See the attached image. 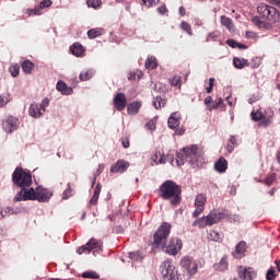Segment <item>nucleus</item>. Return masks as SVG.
Masks as SVG:
<instances>
[{
	"instance_id": "obj_20",
	"label": "nucleus",
	"mask_w": 280,
	"mask_h": 280,
	"mask_svg": "<svg viewBox=\"0 0 280 280\" xmlns=\"http://www.w3.org/2000/svg\"><path fill=\"white\" fill-rule=\"evenodd\" d=\"M229 168V162H226V159L220 158L215 163H214V170L219 172V174H224L226 170Z\"/></svg>"
},
{
	"instance_id": "obj_5",
	"label": "nucleus",
	"mask_w": 280,
	"mask_h": 280,
	"mask_svg": "<svg viewBox=\"0 0 280 280\" xmlns=\"http://www.w3.org/2000/svg\"><path fill=\"white\" fill-rule=\"evenodd\" d=\"M257 12L260 16H262V19L270 21V23H277V21H279L280 13L275 7L260 3L257 7Z\"/></svg>"
},
{
	"instance_id": "obj_63",
	"label": "nucleus",
	"mask_w": 280,
	"mask_h": 280,
	"mask_svg": "<svg viewBox=\"0 0 280 280\" xmlns=\"http://www.w3.org/2000/svg\"><path fill=\"white\" fill-rule=\"evenodd\" d=\"M158 12H159V14H165V12H167V7H165V5L159 7Z\"/></svg>"
},
{
	"instance_id": "obj_25",
	"label": "nucleus",
	"mask_w": 280,
	"mask_h": 280,
	"mask_svg": "<svg viewBox=\"0 0 280 280\" xmlns=\"http://www.w3.org/2000/svg\"><path fill=\"white\" fill-rule=\"evenodd\" d=\"M51 0H44L40 2L39 8H35L32 10V13L35 14V16H40V11L45 10V8H50Z\"/></svg>"
},
{
	"instance_id": "obj_13",
	"label": "nucleus",
	"mask_w": 280,
	"mask_h": 280,
	"mask_svg": "<svg viewBox=\"0 0 280 280\" xmlns=\"http://www.w3.org/2000/svg\"><path fill=\"white\" fill-rule=\"evenodd\" d=\"M128 167H130V163H128V161L118 160L110 166L109 172L112 174H124L125 172H128Z\"/></svg>"
},
{
	"instance_id": "obj_58",
	"label": "nucleus",
	"mask_w": 280,
	"mask_h": 280,
	"mask_svg": "<svg viewBox=\"0 0 280 280\" xmlns=\"http://www.w3.org/2000/svg\"><path fill=\"white\" fill-rule=\"evenodd\" d=\"M226 45H229V47H232V49H237V42H235L234 39H228Z\"/></svg>"
},
{
	"instance_id": "obj_35",
	"label": "nucleus",
	"mask_w": 280,
	"mask_h": 280,
	"mask_svg": "<svg viewBox=\"0 0 280 280\" xmlns=\"http://www.w3.org/2000/svg\"><path fill=\"white\" fill-rule=\"evenodd\" d=\"M10 94H1L0 95V108H3L4 106H8L9 102H11Z\"/></svg>"
},
{
	"instance_id": "obj_26",
	"label": "nucleus",
	"mask_w": 280,
	"mask_h": 280,
	"mask_svg": "<svg viewBox=\"0 0 280 280\" xmlns=\"http://www.w3.org/2000/svg\"><path fill=\"white\" fill-rule=\"evenodd\" d=\"M207 203V195L199 194L195 197V207L205 209V205Z\"/></svg>"
},
{
	"instance_id": "obj_34",
	"label": "nucleus",
	"mask_w": 280,
	"mask_h": 280,
	"mask_svg": "<svg viewBox=\"0 0 280 280\" xmlns=\"http://www.w3.org/2000/svg\"><path fill=\"white\" fill-rule=\"evenodd\" d=\"M93 75H94V72L92 70H86L84 72H81L79 78L82 82H86L88 80H91Z\"/></svg>"
},
{
	"instance_id": "obj_30",
	"label": "nucleus",
	"mask_w": 280,
	"mask_h": 280,
	"mask_svg": "<svg viewBox=\"0 0 280 280\" xmlns=\"http://www.w3.org/2000/svg\"><path fill=\"white\" fill-rule=\"evenodd\" d=\"M182 80H183V78L180 75L175 74L168 80V82H170L171 86H178V89H180V86H183Z\"/></svg>"
},
{
	"instance_id": "obj_56",
	"label": "nucleus",
	"mask_w": 280,
	"mask_h": 280,
	"mask_svg": "<svg viewBox=\"0 0 280 280\" xmlns=\"http://www.w3.org/2000/svg\"><path fill=\"white\" fill-rule=\"evenodd\" d=\"M4 213L7 215H14V214L19 213V211H15L14 208L8 207V208L4 209Z\"/></svg>"
},
{
	"instance_id": "obj_36",
	"label": "nucleus",
	"mask_w": 280,
	"mask_h": 280,
	"mask_svg": "<svg viewBox=\"0 0 280 280\" xmlns=\"http://www.w3.org/2000/svg\"><path fill=\"white\" fill-rule=\"evenodd\" d=\"M129 259L132 261H143V255L139 252H131L129 253Z\"/></svg>"
},
{
	"instance_id": "obj_54",
	"label": "nucleus",
	"mask_w": 280,
	"mask_h": 280,
	"mask_svg": "<svg viewBox=\"0 0 280 280\" xmlns=\"http://www.w3.org/2000/svg\"><path fill=\"white\" fill-rule=\"evenodd\" d=\"M145 127L148 128V130H151V132L156 130V124L154 122V120H150L149 122H147Z\"/></svg>"
},
{
	"instance_id": "obj_19",
	"label": "nucleus",
	"mask_w": 280,
	"mask_h": 280,
	"mask_svg": "<svg viewBox=\"0 0 280 280\" xmlns=\"http://www.w3.org/2000/svg\"><path fill=\"white\" fill-rule=\"evenodd\" d=\"M57 91L61 93V95H72L73 94V88L68 86L65 81H58L56 85Z\"/></svg>"
},
{
	"instance_id": "obj_40",
	"label": "nucleus",
	"mask_w": 280,
	"mask_h": 280,
	"mask_svg": "<svg viewBox=\"0 0 280 280\" xmlns=\"http://www.w3.org/2000/svg\"><path fill=\"white\" fill-rule=\"evenodd\" d=\"M209 240H211L212 242H220V234L218 233V231L211 230L209 232Z\"/></svg>"
},
{
	"instance_id": "obj_17",
	"label": "nucleus",
	"mask_w": 280,
	"mask_h": 280,
	"mask_svg": "<svg viewBox=\"0 0 280 280\" xmlns=\"http://www.w3.org/2000/svg\"><path fill=\"white\" fill-rule=\"evenodd\" d=\"M28 115H30V117H33V119H40V117H43V115H45V114L40 109L38 103H33L30 105Z\"/></svg>"
},
{
	"instance_id": "obj_2",
	"label": "nucleus",
	"mask_w": 280,
	"mask_h": 280,
	"mask_svg": "<svg viewBox=\"0 0 280 280\" xmlns=\"http://www.w3.org/2000/svg\"><path fill=\"white\" fill-rule=\"evenodd\" d=\"M185 161L186 163H189L191 167H202V165H205V156H202V150H200V148H198L196 144L184 148L180 153L176 154V166L180 167L185 165Z\"/></svg>"
},
{
	"instance_id": "obj_15",
	"label": "nucleus",
	"mask_w": 280,
	"mask_h": 280,
	"mask_svg": "<svg viewBox=\"0 0 280 280\" xmlns=\"http://www.w3.org/2000/svg\"><path fill=\"white\" fill-rule=\"evenodd\" d=\"M247 248H248V246L246 245V241H241L236 244L235 250L232 253V256L235 259H242V257H244V255H246Z\"/></svg>"
},
{
	"instance_id": "obj_10",
	"label": "nucleus",
	"mask_w": 280,
	"mask_h": 280,
	"mask_svg": "<svg viewBox=\"0 0 280 280\" xmlns=\"http://www.w3.org/2000/svg\"><path fill=\"white\" fill-rule=\"evenodd\" d=\"M36 189L34 188H21V190L13 198V202H23L27 200H36Z\"/></svg>"
},
{
	"instance_id": "obj_52",
	"label": "nucleus",
	"mask_w": 280,
	"mask_h": 280,
	"mask_svg": "<svg viewBox=\"0 0 280 280\" xmlns=\"http://www.w3.org/2000/svg\"><path fill=\"white\" fill-rule=\"evenodd\" d=\"M71 191H73L71 189V184H68V189L63 191V200H69V197L71 196Z\"/></svg>"
},
{
	"instance_id": "obj_45",
	"label": "nucleus",
	"mask_w": 280,
	"mask_h": 280,
	"mask_svg": "<svg viewBox=\"0 0 280 280\" xmlns=\"http://www.w3.org/2000/svg\"><path fill=\"white\" fill-rule=\"evenodd\" d=\"M104 167H105L104 164H100L98 165V168H97V171H96V173L94 175V179L92 182V187L95 186V182L97 180V176H100V174H102V172H104Z\"/></svg>"
},
{
	"instance_id": "obj_43",
	"label": "nucleus",
	"mask_w": 280,
	"mask_h": 280,
	"mask_svg": "<svg viewBox=\"0 0 280 280\" xmlns=\"http://www.w3.org/2000/svg\"><path fill=\"white\" fill-rule=\"evenodd\" d=\"M252 23H254V25H257V27H266V22L261 21V19H259V16H254L252 19Z\"/></svg>"
},
{
	"instance_id": "obj_11",
	"label": "nucleus",
	"mask_w": 280,
	"mask_h": 280,
	"mask_svg": "<svg viewBox=\"0 0 280 280\" xmlns=\"http://www.w3.org/2000/svg\"><path fill=\"white\" fill-rule=\"evenodd\" d=\"M229 215V211H210L208 215L205 217L206 226H213V224H218L220 220H224Z\"/></svg>"
},
{
	"instance_id": "obj_9",
	"label": "nucleus",
	"mask_w": 280,
	"mask_h": 280,
	"mask_svg": "<svg viewBox=\"0 0 280 280\" xmlns=\"http://www.w3.org/2000/svg\"><path fill=\"white\" fill-rule=\"evenodd\" d=\"M180 267L188 272V275L194 276L198 272V261L194 260V257L184 256L180 259Z\"/></svg>"
},
{
	"instance_id": "obj_28",
	"label": "nucleus",
	"mask_w": 280,
	"mask_h": 280,
	"mask_svg": "<svg viewBox=\"0 0 280 280\" xmlns=\"http://www.w3.org/2000/svg\"><path fill=\"white\" fill-rule=\"evenodd\" d=\"M104 34V28H91L88 31V37L93 39L102 36Z\"/></svg>"
},
{
	"instance_id": "obj_7",
	"label": "nucleus",
	"mask_w": 280,
	"mask_h": 280,
	"mask_svg": "<svg viewBox=\"0 0 280 280\" xmlns=\"http://www.w3.org/2000/svg\"><path fill=\"white\" fill-rule=\"evenodd\" d=\"M92 250L93 255H95V253H102L103 250L102 243L96 238H91L85 245L77 248V255H84V253H91Z\"/></svg>"
},
{
	"instance_id": "obj_62",
	"label": "nucleus",
	"mask_w": 280,
	"mask_h": 280,
	"mask_svg": "<svg viewBox=\"0 0 280 280\" xmlns=\"http://www.w3.org/2000/svg\"><path fill=\"white\" fill-rule=\"evenodd\" d=\"M271 5H276L277 8H280V0H266Z\"/></svg>"
},
{
	"instance_id": "obj_44",
	"label": "nucleus",
	"mask_w": 280,
	"mask_h": 280,
	"mask_svg": "<svg viewBox=\"0 0 280 280\" xmlns=\"http://www.w3.org/2000/svg\"><path fill=\"white\" fill-rule=\"evenodd\" d=\"M192 226H200V229L207 226V225H206V221H205V217H201V218L195 220V221L192 222Z\"/></svg>"
},
{
	"instance_id": "obj_6",
	"label": "nucleus",
	"mask_w": 280,
	"mask_h": 280,
	"mask_svg": "<svg viewBox=\"0 0 280 280\" xmlns=\"http://www.w3.org/2000/svg\"><path fill=\"white\" fill-rule=\"evenodd\" d=\"M160 271L164 280H178V271L171 260H165L160 266Z\"/></svg>"
},
{
	"instance_id": "obj_4",
	"label": "nucleus",
	"mask_w": 280,
	"mask_h": 280,
	"mask_svg": "<svg viewBox=\"0 0 280 280\" xmlns=\"http://www.w3.org/2000/svg\"><path fill=\"white\" fill-rule=\"evenodd\" d=\"M12 183L20 189L32 186V173L26 172L23 167H16L12 174Z\"/></svg>"
},
{
	"instance_id": "obj_23",
	"label": "nucleus",
	"mask_w": 280,
	"mask_h": 280,
	"mask_svg": "<svg viewBox=\"0 0 280 280\" xmlns=\"http://www.w3.org/2000/svg\"><path fill=\"white\" fill-rule=\"evenodd\" d=\"M214 269L219 270V272H224L225 270H229V260L226 256H223L221 260L214 265Z\"/></svg>"
},
{
	"instance_id": "obj_21",
	"label": "nucleus",
	"mask_w": 280,
	"mask_h": 280,
	"mask_svg": "<svg viewBox=\"0 0 280 280\" xmlns=\"http://www.w3.org/2000/svg\"><path fill=\"white\" fill-rule=\"evenodd\" d=\"M70 51L77 58H81V56L84 55V47L80 43H74L72 46H70Z\"/></svg>"
},
{
	"instance_id": "obj_1",
	"label": "nucleus",
	"mask_w": 280,
	"mask_h": 280,
	"mask_svg": "<svg viewBox=\"0 0 280 280\" xmlns=\"http://www.w3.org/2000/svg\"><path fill=\"white\" fill-rule=\"evenodd\" d=\"M170 233H172V224L168 222H162L153 234V242L151 243V246H153V248H161L166 253V255L176 257V254L183 250V241L179 237L174 236L171 237L167 243Z\"/></svg>"
},
{
	"instance_id": "obj_29",
	"label": "nucleus",
	"mask_w": 280,
	"mask_h": 280,
	"mask_svg": "<svg viewBox=\"0 0 280 280\" xmlns=\"http://www.w3.org/2000/svg\"><path fill=\"white\" fill-rule=\"evenodd\" d=\"M144 67L147 69H156L159 67V63L156 62V57L151 56L145 60Z\"/></svg>"
},
{
	"instance_id": "obj_49",
	"label": "nucleus",
	"mask_w": 280,
	"mask_h": 280,
	"mask_svg": "<svg viewBox=\"0 0 280 280\" xmlns=\"http://www.w3.org/2000/svg\"><path fill=\"white\" fill-rule=\"evenodd\" d=\"M182 30H184V32H187V34L191 36V25H189V23L182 22Z\"/></svg>"
},
{
	"instance_id": "obj_16",
	"label": "nucleus",
	"mask_w": 280,
	"mask_h": 280,
	"mask_svg": "<svg viewBox=\"0 0 280 280\" xmlns=\"http://www.w3.org/2000/svg\"><path fill=\"white\" fill-rule=\"evenodd\" d=\"M126 104H128V101L126 100V94L124 93H118L114 97V106L116 110H124L126 108Z\"/></svg>"
},
{
	"instance_id": "obj_14",
	"label": "nucleus",
	"mask_w": 280,
	"mask_h": 280,
	"mask_svg": "<svg viewBox=\"0 0 280 280\" xmlns=\"http://www.w3.org/2000/svg\"><path fill=\"white\" fill-rule=\"evenodd\" d=\"M51 199V191L47 188H43V186H38L36 188V200L38 202H49Z\"/></svg>"
},
{
	"instance_id": "obj_55",
	"label": "nucleus",
	"mask_w": 280,
	"mask_h": 280,
	"mask_svg": "<svg viewBox=\"0 0 280 280\" xmlns=\"http://www.w3.org/2000/svg\"><path fill=\"white\" fill-rule=\"evenodd\" d=\"M275 277H277V276L275 275V270H273V269H269V270L267 271L266 279H267V280H275Z\"/></svg>"
},
{
	"instance_id": "obj_41",
	"label": "nucleus",
	"mask_w": 280,
	"mask_h": 280,
	"mask_svg": "<svg viewBox=\"0 0 280 280\" xmlns=\"http://www.w3.org/2000/svg\"><path fill=\"white\" fill-rule=\"evenodd\" d=\"M229 222H242V217H240L238 214H229L225 218Z\"/></svg>"
},
{
	"instance_id": "obj_27",
	"label": "nucleus",
	"mask_w": 280,
	"mask_h": 280,
	"mask_svg": "<svg viewBox=\"0 0 280 280\" xmlns=\"http://www.w3.org/2000/svg\"><path fill=\"white\" fill-rule=\"evenodd\" d=\"M233 65L235 69H244V67H248V60L244 58L234 57Z\"/></svg>"
},
{
	"instance_id": "obj_53",
	"label": "nucleus",
	"mask_w": 280,
	"mask_h": 280,
	"mask_svg": "<svg viewBox=\"0 0 280 280\" xmlns=\"http://www.w3.org/2000/svg\"><path fill=\"white\" fill-rule=\"evenodd\" d=\"M214 84H215V79L210 78L209 79V86L206 89V92L207 93H211V91H213Z\"/></svg>"
},
{
	"instance_id": "obj_38",
	"label": "nucleus",
	"mask_w": 280,
	"mask_h": 280,
	"mask_svg": "<svg viewBox=\"0 0 280 280\" xmlns=\"http://www.w3.org/2000/svg\"><path fill=\"white\" fill-rule=\"evenodd\" d=\"M88 8H94L97 10L102 5V0H86Z\"/></svg>"
},
{
	"instance_id": "obj_64",
	"label": "nucleus",
	"mask_w": 280,
	"mask_h": 280,
	"mask_svg": "<svg viewBox=\"0 0 280 280\" xmlns=\"http://www.w3.org/2000/svg\"><path fill=\"white\" fill-rule=\"evenodd\" d=\"M272 183H275V175H271L266 178V185H271Z\"/></svg>"
},
{
	"instance_id": "obj_51",
	"label": "nucleus",
	"mask_w": 280,
	"mask_h": 280,
	"mask_svg": "<svg viewBox=\"0 0 280 280\" xmlns=\"http://www.w3.org/2000/svg\"><path fill=\"white\" fill-rule=\"evenodd\" d=\"M142 3L147 5V8H152V5H156L159 0H142Z\"/></svg>"
},
{
	"instance_id": "obj_39",
	"label": "nucleus",
	"mask_w": 280,
	"mask_h": 280,
	"mask_svg": "<svg viewBox=\"0 0 280 280\" xmlns=\"http://www.w3.org/2000/svg\"><path fill=\"white\" fill-rule=\"evenodd\" d=\"M167 161H171V165H174V160L172 159V155H162L159 161H158V165H164V163H167Z\"/></svg>"
},
{
	"instance_id": "obj_3",
	"label": "nucleus",
	"mask_w": 280,
	"mask_h": 280,
	"mask_svg": "<svg viewBox=\"0 0 280 280\" xmlns=\"http://www.w3.org/2000/svg\"><path fill=\"white\" fill-rule=\"evenodd\" d=\"M159 191L161 199L170 200V205H172V207H178V205H180V194H183V190L176 182L172 179L165 180L159 187Z\"/></svg>"
},
{
	"instance_id": "obj_47",
	"label": "nucleus",
	"mask_w": 280,
	"mask_h": 280,
	"mask_svg": "<svg viewBox=\"0 0 280 280\" xmlns=\"http://www.w3.org/2000/svg\"><path fill=\"white\" fill-rule=\"evenodd\" d=\"M9 71H10L12 78H18L19 77L20 68H19V66H11L9 68Z\"/></svg>"
},
{
	"instance_id": "obj_12",
	"label": "nucleus",
	"mask_w": 280,
	"mask_h": 280,
	"mask_svg": "<svg viewBox=\"0 0 280 280\" xmlns=\"http://www.w3.org/2000/svg\"><path fill=\"white\" fill-rule=\"evenodd\" d=\"M238 277L242 280H255L257 279V271L253 269V267H244L238 266L237 267Z\"/></svg>"
},
{
	"instance_id": "obj_48",
	"label": "nucleus",
	"mask_w": 280,
	"mask_h": 280,
	"mask_svg": "<svg viewBox=\"0 0 280 280\" xmlns=\"http://www.w3.org/2000/svg\"><path fill=\"white\" fill-rule=\"evenodd\" d=\"M261 65V59L259 57H255L252 59V69H258Z\"/></svg>"
},
{
	"instance_id": "obj_37",
	"label": "nucleus",
	"mask_w": 280,
	"mask_h": 280,
	"mask_svg": "<svg viewBox=\"0 0 280 280\" xmlns=\"http://www.w3.org/2000/svg\"><path fill=\"white\" fill-rule=\"evenodd\" d=\"M82 277L83 279H100V275L95 271H84Z\"/></svg>"
},
{
	"instance_id": "obj_31",
	"label": "nucleus",
	"mask_w": 280,
	"mask_h": 280,
	"mask_svg": "<svg viewBox=\"0 0 280 280\" xmlns=\"http://www.w3.org/2000/svg\"><path fill=\"white\" fill-rule=\"evenodd\" d=\"M22 69L24 71V73H32V71H34V62L30 61V60H24L22 62Z\"/></svg>"
},
{
	"instance_id": "obj_42",
	"label": "nucleus",
	"mask_w": 280,
	"mask_h": 280,
	"mask_svg": "<svg viewBox=\"0 0 280 280\" xmlns=\"http://www.w3.org/2000/svg\"><path fill=\"white\" fill-rule=\"evenodd\" d=\"M39 108L45 113H47V108L49 107V98L42 100L40 104H38Z\"/></svg>"
},
{
	"instance_id": "obj_46",
	"label": "nucleus",
	"mask_w": 280,
	"mask_h": 280,
	"mask_svg": "<svg viewBox=\"0 0 280 280\" xmlns=\"http://www.w3.org/2000/svg\"><path fill=\"white\" fill-rule=\"evenodd\" d=\"M252 119L253 121H261V119H264V114L260 112H252Z\"/></svg>"
},
{
	"instance_id": "obj_33",
	"label": "nucleus",
	"mask_w": 280,
	"mask_h": 280,
	"mask_svg": "<svg viewBox=\"0 0 280 280\" xmlns=\"http://www.w3.org/2000/svg\"><path fill=\"white\" fill-rule=\"evenodd\" d=\"M152 104L156 110L161 108L162 106H165L166 102L161 96H156L153 98Z\"/></svg>"
},
{
	"instance_id": "obj_8",
	"label": "nucleus",
	"mask_w": 280,
	"mask_h": 280,
	"mask_svg": "<svg viewBox=\"0 0 280 280\" xmlns=\"http://www.w3.org/2000/svg\"><path fill=\"white\" fill-rule=\"evenodd\" d=\"M19 126H21L19 118L12 115H9L1 120V128L8 135H12V132H16V130H19Z\"/></svg>"
},
{
	"instance_id": "obj_60",
	"label": "nucleus",
	"mask_w": 280,
	"mask_h": 280,
	"mask_svg": "<svg viewBox=\"0 0 280 280\" xmlns=\"http://www.w3.org/2000/svg\"><path fill=\"white\" fill-rule=\"evenodd\" d=\"M202 211H205V208L196 207L195 211L192 212V218H198V215H200V213H202Z\"/></svg>"
},
{
	"instance_id": "obj_24",
	"label": "nucleus",
	"mask_w": 280,
	"mask_h": 280,
	"mask_svg": "<svg viewBox=\"0 0 280 280\" xmlns=\"http://www.w3.org/2000/svg\"><path fill=\"white\" fill-rule=\"evenodd\" d=\"M140 108H141V102L136 101V102L127 105V113H128V115H137V113H139Z\"/></svg>"
},
{
	"instance_id": "obj_22",
	"label": "nucleus",
	"mask_w": 280,
	"mask_h": 280,
	"mask_svg": "<svg viewBox=\"0 0 280 280\" xmlns=\"http://www.w3.org/2000/svg\"><path fill=\"white\" fill-rule=\"evenodd\" d=\"M100 194H102V185L97 184L94 189V194H93L92 198L90 199L89 207H93V206L97 205V200H100Z\"/></svg>"
},
{
	"instance_id": "obj_59",
	"label": "nucleus",
	"mask_w": 280,
	"mask_h": 280,
	"mask_svg": "<svg viewBox=\"0 0 280 280\" xmlns=\"http://www.w3.org/2000/svg\"><path fill=\"white\" fill-rule=\"evenodd\" d=\"M159 156H161L160 152H154V154L151 156V160L153 161V163H155V165H159Z\"/></svg>"
},
{
	"instance_id": "obj_57",
	"label": "nucleus",
	"mask_w": 280,
	"mask_h": 280,
	"mask_svg": "<svg viewBox=\"0 0 280 280\" xmlns=\"http://www.w3.org/2000/svg\"><path fill=\"white\" fill-rule=\"evenodd\" d=\"M208 110H217L219 108L218 103L215 101H212L209 105H207Z\"/></svg>"
},
{
	"instance_id": "obj_61",
	"label": "nucleus",
	"mask_w": 280,
	"mask_h": 280,
	"mask_svg": "<svg viewBox=\"0 0 280 280\" xmlns=\"http://www.w3.org/2000/svg\"><path fill=\"white\" fill-rule=\"evenodd\" d=\"M215 38H218V35H215V33H209L206 38V43H209V40L215 42Z\"/></svg>"
},
{
	"instance_id": "obj_32",
	"label": "nucleus",
	"mask_w": 280,
	"mask_h": 280,
	"mask_svg": "<svg viewBox=\"0 0 280 280\" xmlns=\"http://www.w3.org/2000/svg\"><path fill=\"white\" fill-rule=\"evenodd\" d=\"M221 25H223L224 27H226V30L231 32V30H233V20L224 15H221Z\"/></svg>"
},
{
	"instance_id": "obj_18",
	"label": "nucleus",
	"mask_w": 280,
	"mask_h": 280,
	"mask_svg": "<svg viewBox=\"0 0 280 280\" xmlns=\"http://www.w3.org/2000/svg\"><path fill=\"white\" fill-rule=\"evenodd\" d=\"M168 128H171V130H176V128H178V126H180V114L178 113H173L171 114V116L168 117Z\"/></svg>"
},
{
	"instance_id": "obj_50",
	"label": "nucleus",
	"mask_w": 280,
	"mask_h": 280,
	"mask_svg": "<svg viewBox=\"0 0 280 280\" xmlns=\"http://www.w3.org/2000/svg\"><path fill=\"white\" fill-rule=\"evenodd\" d=\"M261 100V95L253 94L252 97L248 98V104H255V102H259Z\"/></svg>"
}]
</instances>
